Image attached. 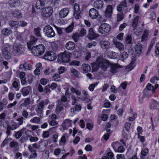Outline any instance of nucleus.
Wrapping results in <instances>:
<instances>
[{"instance_id":"nucleus-1","label":"nucleus","mask_w":159,"mask_h":159,"mask_svg":"<svg viewBox=\"0 0 159 159\" xmlns=\"http://www.w3.org/2000/svg\"><path fill=\"white\" fill-rule=\"evenodd\" d=\"M109 61L103 59L101 57H98L96 61V62L92 64V68L94 71H97L99 67L101 69L105 71L109 67Z\"/></svg>"},{"instance_id":"nucleus-2","label":"nucleus","mask_w":159,"mask_h":159,"mask_svg":"<svg viewBox=\"0 0 159 159\" xmlns=\"http://www.w3.org/2000/svg\"><path fill=\"white\" fill-rule=\"evenodd\" d=\"M11 45L8 43L4 44L2 47V55L6 59H10L11 56Z\"/></svg>"},{"instance_id":"nucleus-3","label":"nucleus","mask_w":159,"mask_h":159,"mask_svg":"<svg viewBox=\"0 0 159 159\" xmlns=\"http://www.w3.org/2000/svg\"><path fill=\"white\" fill-rule=\"evenodd\" d=\"M31 53L36 56H39L43 54L45 50V48L43 45L39 44L33 46L30 49Z\"/></svg>"},{"instance_id":"nucleus-4","label":"nucleus","mask_w":159,"mask_h":159,"mask_svg":"<svg viewBox=\"0 0 159 159\" xmlns=\"http://www.w3.org/2000/svg\"><path fill=\"white\" fill-rule=\"evenodd\" d=\"M71 56V53L69 52L65 51L58 54V60L62 62L68 63L70 61Z\"/></svg>"},{"instance_id":"nucleus-5","label":"nucleus","mask_w":159,"mask_h":159,"mask_svg":"<svg viewBox=\"0 0 159 159\" xmlns=\"http://www.w3.org/2000/svg\"><path fill=\"white\" fill-rule=\"evenodd\" d=\"M25 49V48L20 43L16 42L13 45V53L16 55L24 54Z\"/></svg>"},{"instance_id":"nucleus-6","label":"nucleus","mask_w":159,"mask_h":159,"mask_svg":"<svg viewBox=\"0 0 159 159\" xmlns=\"http://www.w3.org/2000/svg\"><path fill=\"white\" fill-rule=\"evenodd\" d=\"M43 32L48 37L52 38L55 35V33L52 27L49 25H47L43 28Z\"/></svg>"},{"instance_id":"nucleus-7","label":"nucleus","mask_w":159,"mask_h":159,"mask_svg":"<svg viewBox=\"0 0 159 159\" xmlns=\"http://www.w3.org/2000/svg\"><path fill=\"white\" fill-rule=\"evenodd\" d=\"M111 26L106 23H103L99 27L98 31L99 33L102 34L108 33L110 30Z\"/></svg>"},{"instance_id":"nucleus-8","label":"nucleus","mask_w":159,"mask_h":159,"mask_svg":"<svg viewBox=\"0 0 159 159\" xmlns=\"http://www.w3.org/2000/svg\"><path fill=\"white\" fill-rule=\"evenodd\" d=\"M48 144L47 141L44 140L40 142L38 144L37 143H34L32 145L33 147L35 149L45 150Z\"/></svg>"},{"instance_id":"nucleus-9","label":"nucleus","mask_w":159,"mask_h":159,"mask_svg":"<svg viewBox=\"0 0 159 159\" xmlns=\"http://www.w3.org/2000/svg\"><path fill=\"white\" fill-rule=\"evenodd\" d=\"M44 58L49 61H53L56 59L57 54L53 52L48 51L45 53Z\"/></svg>"},{"instance_id":"nucleus-10","label":"nucleus","mask_w":159,"mask_h":159,"mask_svg":"<svg viewBox=\"0 0 159 159\" xmlns=\"http://www.w3.org/2000/svg\"><path fill=\"white\" fill-rule=\"evenodd\" d=\"M28 150L31 153L29 157V159H34L37 157L36 150L33 147V145H29L28 147Z\"/></svg>"},{"instance_id":"nucleus-11","label":"nucleus","mask_w":159,"mask_h":159,"mask_svg":"<svg viewBox=\"0 0 159 159\" xmlns=\"http://www.w3.org/2000/svg\"><path fill=\"white\" fill-rule=\"evenodd\" d=\"M44 104V102L43 101H41L37 105V107L35 109L36 111L40 117H42L43 115V109Z\"/></svg>"},{"instance_id":"nucleus-12","label":"nucleus","mask_w":159,"mask_h":159,"mask_svg":"<svg viewBox=\"0 0 159 159\" xmlns=\"http://www.w3.org/2000/svg\"><path fill=\"white\" fill-rule=\"evenodd\" d=\"M109 65H110V71L112 73H115L118 71V69L121 68L122 66H119L117 64H111L109 62Z\"/></svg>"},{"instance_id":"nucleus-13","label":"nucleus","mask_w":159,"mask_h":159,"mask_svg":"<svg viewBox=\"0 0 159 159\" xmlns=\"http://www.w3.org/2000/svg\"><path fill=\"white\" fill-rule=\"evenodd\" d=\"M67 101V99L65 95L62 96L60 99L58 100V102L60 103V104H63L66 108H67L70 107V105L68 103Z\"/></svg>"},{"instance_id":"nucleus-14","label":"nucleus","mask_w":159,"mask_h":159,"mask_svg":"<svg viewBox=\"0 0 159 159\" xmlns=\"http://www.w3.org/2000/svg\"><path fill=\"white\" fill-rule=\"evenodd\" d=\"M72 121L69 119L65 120L61 124V126L64 130L67 129L71 125Z\"/></svg>"},{"instance_id":"nucleus-15","label":"nucleus","mask_w":159,"mask_h":159,"mask_svg":"<svg viewBox=\"0 0 159 159\" xmlns=\"http://www.w3.org/2000/svg\"><path fill=\"white\" fill-rule=\"evenodd\" d=\"M31 90V88L30 86L23 88L20 90V92L24 96L28 95Z\"/></svg>"},{"instance_id":"nucleus-16","label":"nucleus","mask_w":159,"mask_h":159,"mask_svg":"<svg viewBox=\"0 0 159 159\" xmlns=\"http://www.w3.org/2000/svg\"><path fill=\"white\" fill-rule=\"evenodd\" d=\"M113 42L116 48L118 49L119 51H122L124 49L125 46L122 43L117 41L115 39H113Z\"/></svg>"},{"instance_id":"nucleus-17","label":"nucleus","mask_w":159,"mask_h":159,"mask_svg":"<svg viewBox=\"0 0 159 159\" xmlns=\"http://www.w3.org/2000/svg\"><path fill=\"white\" fill-rule=\"evenodd\" d=\"M30 40L27 43L28 48L29 49L31 48L33 45L35 44L38 40V39L33 36H30Z\"/></svg>"},{"instance_id":"nucleus-18","label":"nucleus","mask_w":159,"mask_h":159,"mask_svg":"<svg viewBox=\"0 0 159 159\" xmlns=\"http://www.w3.org/2000/svg\"><path fill=\"white\" fill-rule=\"evenodd\" d=\"M19 68L20 70H31L32 67V66L30 64L25 62L24 64H21Z\"/></svg>"},{"instance_id":"nucleus-19","label":"nucleus","mask_w":159,"mask_h":159,"mask_svg":"<svg viewBox=\"0 0 159 159\" xmlns=\"http://www.w3.org/2000/svg\"><path fill=\"white\" fill-rule=\"evenodd\" d=\"M136 60V57L135 56H134L132 58L131 61L130 63L128 65L125 67V69H129L130 70L133 69L134 67V65Z\"/></svg>"},{"instance_id":"nucleus-20","label":"nucleus","mask_w":159,"mask_h":159,"mask_svg":"<svg viewBox=\"0 0 159 159\" xmlns=\"http://www.w3.org/2000/svg\"><path fill=\"white\" fill-rule=\"evenodd\" d=\"M149 33V30H144L141 38L142 42L146 41L148 39Z\"/></svg>"},{"instance_id":"nucleus-21","label":"nucleus","mask_w":159,"mask_h":159,"mask_svg":"<svg viewBox=\"0 0 159 159\" xmlns=\"http://www.w3.org/2000/svg\"><path fill=\"white\" fill-rule=\"evenodd\" d=\"M94 7L98 9H101L103 6V2L101 0H98L95 1L93 3Z\"/></svg>"},{"instance_id":"nucleus-22","label":"nucleus","mask_w":159,"mask_h":159,"mask_svg":"<svg viewBox=\"0 0 159 159\" xmlns=\"http://www.w3.org/2000/svg\"><path fill=\"white\" fill-rule=\"evenodd\" d=\"M75 47V43L71 41H69L66 44V48L69 50H73Z\"/></svg>"},{"instance_id":"nucleus-23","label":"nucleus","mask_w":159,"mask_h":159,"mask_svg":"<svg viewBox=\"0 0 159 159\" xmlns=\"http://www.w3.org/2000/svg\"><path fill=\"white\" fill-rule=\"evenodd\" d=\"M88 38L90 39H93L96 37V34L93 31L92 28L89 29V34L87 36Z\"/></svg>"},{"instance_id":"nucleus-24","label":"nucleus","mask_w":159,"mask_h":159,"mask_svg":"<svg viewBox=\"0 0 159 159\" xmlns=\"http://www.w3.org/2000/svg\"><path fill=\"white\" fill-rule=\"evenodd\" d=\"M159 108V102L157 101L154 100L150 106V110H154Z\"/></svg>"},{"instance_id":"nucleus-25","label":"nucleus","mask_w":159,"mask_h":159,"mask_svg":"<svg viewBox=\"0 0 159 159\" xmlns=\"http://www.w3.org/2000/svg\"><path fill=\"white\" fill-rule=\"evenodd\" d=\"M155 92L154 90H148L144 89V97L148 98H150Z\"/></svg>"},{"instance_id":"nucleus-26","label":"nucleus","mask_w":159,"mask_h":159,"mask_svg":"<svg viewBox=\"0 0 159 159\" xmlns=\"http://www.w3.org/2000/svg\"><path fill=\"white\" fill-rule=\"evenodd\" d=\"M110 45V43L107 41H102L101 42V48L104 49L108 48Z\"/></svg>"},{"instance_id":"nucleus-27","label":"nucleus","mask_w":159,"mask_h":159,"mask_svg":"<svg viewBox=\"0 0 159 159\" xmlns=\"http://www.w3.org/2000/svg\"><path fill=\"white\" fill-rule=\"evenodd\" d=\"M2 33L3 35L8 36L12 33V31L10 28H5L2 30Z\"/></svg>"},{"instance_id":"nucleus-28","label":"nucleus","mask_w":159,"mask_h":159,"mask_svg":"<svg viewBox=\"0 0 159 159\" xmlns=\"http://www.w3.org/2000/svg\"><path fill=\"white\" fill-rule=\"evenodd\" d=\"M9 24L11 27L15 29L19 27L20 26V25L18 21L14 20L10 21Z\"/></svg>"},{"instance_id":"nucleus-29","label":"nucleus","mask_w":159,"mask_h":159,"mask_svg":"<svg viewBox=\"0 0 159 159\" xmlns=\"http://www.w3.org/2000/svg\"><path fill=\"white\" fill-rule=\"evenodd\" d=\"M127 7L126 2L125 1L121 2L117 7V10L125 9Z\"/></svg>"},{"instance_id":"nucleus-30","label":"nucleus","mask_w":159,"mask_h":159,"mask_svg":"<svg viewBox=\"0 0 159 159\" xmlns=\"http://www.w3.org/2000/svg\"><path fill=\"white\" fill-rule=\"evenodd\" d=\"M89 15L92 19L96 18L99 16L97 11H89Z\"/></svg>"},{"instance_id":"nucleus-31","label":"nucleus","mask_w":159,"mask_h":159,"mask_svg":"<svg viewBox=\"0 0 159 159\" xmlns=\"http://www.w3.org/2000/svg\"><path fill=\"white\" fill-rule=\"evenodd\" d=\"M41 118L39 116V117H34L31 119L30 121L31 123L39 124L40 123Z\"/></svg>"},{"instance_id":"nucleus-32","label":"nucleus","mask_w":159,"mask_h":159,"mask_svg":"<svg viewBox=\"0 0 159 159\" xmlns=\"http://www.w3.org/2000/svg\"><path fill=\"white\" fill-rule=\"evenodd\" d=\"M142 45L141 44H138L135 46V51L138 54H140L142 52Z\"/></svg>"},{"instance_id":"nucleus-33","label":"nucleus","mask_w":159,"mask_h":159,"mask_svg":"<svg viewBox=\"0 0 159 159\" xmlns=\"http://www.w3.org/2000/svg\"><path fill=\"white\" fill-rule=\"evenodd\" d=\"M82 69L84 73H88L91 70L90 66L88 64H83L82 65Z\"/></svg>"},{"instance_id":"nucleus-34","label":"nucleus","mask_w":159,"mask_h":159,"mask_svg":"<svg viewBox=\"0 0 159 159\" xmlns=\"http://www.w3.org/2000/svg\"><path fill=\"white\" fill-rule=\"evenodd\" d=\"M53 11H43L42 15L43 17L48 18L50 17Z\"/></svg>"},{"instance_id":"nucleus-35","label":"nucleus","mask_w":159,"mask_h":159,"mask_svg":"<svg viewBox=\"0 0 159 159\" xmlns=\"http://www.w3.org/2000/svg\"><path fill=\"white\" fill-rule=\"evenodd\" d=\"M71 72L76 77L80 78V73L76 69L73 68L70 69Z\"/></svg>"},{"instance_id":"nucleus-36","label":"nucleus","mask_w":159,"mask_h":159,"mask_svg":"<svg viewBox=\"0 0 159 159\" xmlns=\"http://www.w3.org/2000/svg\"><path fill=\"white\" fill-rule=\"evenodd\" d=\"M19 80L15 78V80L13 82L12 84V85L13 88L15 89L16 91L19 90V88L18 87L19 83Z\"/></svg>"},{"instance_id":"nucleus-37","label":"nucleus","mask_w":159,"mask_h":159,"mask_svg":"<svg viewBox=\"0 0 159 159\" xmlns=\"http://www.w3.org/2000/svg\"><path fill=\"white\" fill-rule=\"evenodd\" d=\"M82 13L80 11H74L73 16L76 19H79L81 18Z\"/></svg>"},{"instance_id":"nucleus-38","label":"nucleus","mask_w":159,"mask_h":159,"mask_svg":"<svg viewBox=\"0 0 159 159\" xmlns=\"http://www.w3.org/2000/svg\"><path fill=\"white\" fill-rule=\"evenodd\" d=\"M139 18V17L138 16H137L133 20L132 24V26L134 28V30H135V28L137 26Z\"/></svg>"},{"instance_id":"nucleus-39","label":"nucleus","mask_w":159,"mask_h":159,"mask_svg":"<svg viewBox=\"0 0 159 159\" xmlns=\"http://www.w3.org/2000/svg\"><path fill=\"white\" fill-rule=\"evenodd\" d=\"M128 55L127 53L124 52L120 54V58L121 60L124 61L125 59L128 58Z\"/></svg>"},{"instance_id":"nucleus-40","label":"nucleus","mask_w":159,"mask_h":159,"mask_svg":"<svg viewBox=\"0 0 159 159\" xmlns=\"http://www.w3.org/2000/svg\"><path fill=\"white\" fill-rule=\"evenodd\" d=\"M41 28L39 27L35 28L34 30V35L38 37H40L41 35L40 33Z\"/></svg>"},{"instance_id":"nucleus-41","label":"nucleus","mask_w":159,"mask_h":159,"mask_svg":"<svg viewBox=\"0 0 159 159\" xmlns=\"http://www.w3.org/2000/svg\"><path fill=\"white\" fill-rule=\"evenodd\" d=\"M124 18V14L122 11H118L117 21L119 22L122 20Z\"/></svg>"},{"instance_id":"nucleus-42","label":"nucleus","mask_w":159,"mask_h":159,"mask_svg":"<svg viewBox=\"0 0 159 159\" xmlns=\"http://www.w3.org/2000/svg\"><path fill=\"white\" fill-rule=\"evenodd\" d=\"M63 106V104H60V103L58 102V104L57 105L56 109V112L57 113H59L62 111L64 109Z\"/></svg>"},{"instance_id":"nucleus-43","label":"nucleus","mask_w":159,"mask_h":159,"mask_svg":"<svg viewBox=\"0 0 159 159\" xmlns=\"http://www.w3.org/2000/svg\"><path fill=\"white\" fill-rule=\"evenodd\" d=\"M19 0H10L9 4L11 7L16 6L18 4Z\"/></svg>"},{"instance_id":"nucleus-44","label":"nucleus","mask_w":159,"mask_h":159,"mask_svg":"<svg viewBox=\"0 0 159 159\" xmlns=\"http://www.w3.org/2000/svg\"><path fill=\"white\" fill-rule=\"evenodd\" d=\"M68 13L69 11H60V17L61 18H64L66 16Z\"/></svg>"},{"instance_id":"nucleus-45","label":"nucleus","mask_w":159,"mask_h":159,"mask_svg":"<svg viewBox=\"0 0 159 159\" xmlns=\"http://www.w3.org/2000/svg\"><path fill=\"white\" fill-rule=\"evenodd\" d=\"M148 150L147 148H143L141 152V156L140 158L143 159L144 157L146 156L148 153Z\"/></svg>"},{"instance_id":"nucleus-46","label":"nucleus","mask_w":159,"mask_h":159,"mask_svg":"<svg viewBox=\"0 0 159 159\" xmlns=\"http://www.w3.org/2000/svg\"><path fill=\"white\" fill-rule=\"evenodd\" d=\"M36 7L37 9L42 10L43 9L42 2L40 0L37 1L36 3Z\"/></svg>"},{"instance_id":"nucleus-47","label":"nucleus","mask_w":159,"mask_h":159,"mask_svg":"<svg viewBox=\"0 0 159 159\" xmlns=\"http://www.w3.org/2000/svg\"><path fill=\"white\" fill-rule=\"evenodd\" d=\"M30 99L28 98L25 99L24 102L21 104V105L22 106L26 107L30 104Z\"/></svg>"},{"instance_id":"nucleus-48","label":"nucleus","mask_w":159,"mask_h":159,"mask_svg":"<svg viewBox=\"0 0 159 159\" xmlns=\"http://www.w3.org/2000/svg\"><path fill=\"white\" fill-rule=\"evenodd\" d=\"M74 26V24L72 23L70 25L66 28L65 31L66 33H69L72 31Z\"/></svg>"},{"instance_id":"nucleus-49","label":"nucleus","mask_w":159,"mask_h":159,"mask_svg":"<svg viewBox=\"0 0 159 159\" xmlns=\"http://www.w3.org/2000/svg\"><path fill=\"white\" fill-rule=\"evenodd\" d=\"M23 131L22 129L16 132L15 134V137L16 139H19L22 135Z\"/></svg>"},{"instance_id":"nucleus-50","label":"nucleus","mask_w":159,"mask_h":159,"mask_svg":"<svg viewBox=\"0 0 159 159\" xmlns=\"http://www.w3.org/2000/svg\"><path fill=\"white\" fill-rule=\"evenodd\" d=\"M15 34L17 39L19 40H21L22 39V34L17 31L15 32Z\"/></svg>"},{"instance_id":"nucleus-51","label":"nucleus","mask_w":159,"mask_h":159,"mask_svg":"<svg viewBox=\"0 0 159 159\" xmlns=\"http://www.w3.org/2000/svg\"><path fill=\"white\" fill-rule=\"evenodd\" d=\"M70 91L72 93H75L77 96H80L81 95V92L79 90L76 89L73 87L71 88Z\"/></svg>"},{"instance_id":"nucleus-52","label":"nucleus","mask_w":159,"mask_h":159,"mask_svg":"<svg viewBox=\"0 0 159 159\" xmlns=\"http://www.w3.org/2000/svg\"><path fill=\"white\" fill-rule=\"evenodd\" d=\"M10 146L11 148H17L18 147V143L16 141H12L10 143Z\"/></svg>"},{"instance_id":"nucleus-53","label":"nucleus","mask_w":159,"mask_h":159,"mask_svg":"<svg viewBox=\"0 0 159 159\" xmlns=\"http://www.w3.org/2000/svg\"><path fill=\"white\" fill-rule=\"evenodd\" d=\"M53 80L56 81H59L60 80V75L58 74H55L52 76Z\"/></svg>"},{"instance_id":"nucleus-54","label":"nucleus","mask_w":159,"mask_h":159,"mask_svg":"<svg viewBox=\"0 0 159 159\" xmlns=\"http://www.w3.org/2000/svg\"><path fill=\"white\" fill-rule=\"evenodd\" d=\"M48 122L49 124V125L52 126H56L58 124V122L56 121L55 120H48Z\"/></svg>"},{"instance_id":"nucleus-55","label":"nucleus","mask_w":159,"mask_h":159,"mask_svg":"<svg viewBox=\"0 0 159 159\" xmlns=\"http://www.w3.org/2000/svg\"><path fill=\"white\" fill-rule=\"evenodd\" d=\"M159 80V77L155 76L152 77L150 80V82L152 84L156 83L157 81Z\"/></svg>"},{"instance_id":"nucleus-56","label":"nucleus","mask_w":159,"mask_h":159,"mask_svg":"<svg viewBox=\"0 0 159 159\" xmlns=\"http://www.w3.org/2000/svg\"><path fill=\"white\" fill-rule=\"evenodd\" d=\"M125 151V148L123 146H120L116 150V152L122 153Z\"/></svg>"},{"instance_id":"nucleus-57","label":"nucleus","mask_w":159,"mask_h":159,"mask_svg":"<svg viewBox=\"0 0 159 159\" xmlns=\"http://www.w3.org/2000/svg\"><path fill=\"white\" fill-rule=\"evenodd\" d=\"M73 55L75 58H79L81 56L80 53L76 51H74L73 52Z\"/></svg>"},{"instance_id":"nucleus-58","label":"nucleus","mask_w":159,"mask_h":159,"mask_svg":"<svg viewBox=\"0 0 159 159\" xmlns=\"http://www.w3.org/2000/svg\"><path fill=\"white\" fill-rule=\"evenodd\" d=\"M13 15L15 17L17 18H20L22 16L21 14L18 11H15Z\"/></svg>"},{"instance_id":"nucleus-59","label":"nucleus","mask_w":159,"mask_h":159,"mask_svg":"<svg viewBox=\"0 0 159 159\" xmlns=\"http://www.w3.org/2000/svg\"><path fill=\"white\" fill-rule=\"evenodd\" d=\"M49 135V132L48 131H44L42 134V137L44 139L48 138Z\"/></svg>"},{"instance_id":"nucleus-60","label":"nucleus","mask_w":159,"mask_h":159,"mask_svg":"<svg viewBox=\"0 0 159 159\" xmlns=\"http://www.w3.org/2000/svg\"><path fill=\"white\" fill-rule=\"evenodd\" d=\"M16 120L19 122L17 124L19 126H20L23 124V122L24 118L22 116H21L20 118H17L16 119Z\"/></svg>"},{"instance_id":"nucleus-61","label":"nucleus","mask_w":159,"mask_h":159,"mask_svg":"<svg viewBox=\"0 0 159 159\" xmlns=\"http://www.w3.org/2000/svg\"><path fill=\"white\" fill-rule=\"evenodd\" d=\"M112 11H105V15L106 17L110 18L112 14Z\"/></svg>"},{"instance_id":"nucleus-62","label":"nucleus","mask_w":159,"mask_h":159,"mask_svg":"<svg viewBox=\"0 0 159 159\" xmlns=\"http://www.w3.org/2000/svg\"><path fill=\"white\" fill-rule=\"evenodd\" d=\"M82 99L83 101L87 102H89L91 100L89 95L83 96L82 98Z\"/></svg>"},{"instance_id":"nucleus-63","label":"nucleus","mask_w":159,"mask_h":159,"mask_svg":"<svg viewBox=\"0 0 159 159\" xmlns=\"http://www.w3.org/2000/svg\"><path fill=\"white\" fill-rule=\"evenodd\" d=\"M39 140V139L36 137H33L32 136L29 139V140L30 142H35Z\"/></svg>"},{"instance_id":"nucleus-64","label":"nucleus","mask_w":159,"mask_h":159,"mask_svg":"<svg viewBox=\"0 0 159 159\" xmlns=\"http://www.w3.org/2000/svg\"><path fill=\"white\" fill-rule=\"evenodd\" d=\"M22 115L23 116L22 117L25 119L28 118V116H29L28 112L26 110H24L22 111Z\"/></svg>"}]
</instances>
